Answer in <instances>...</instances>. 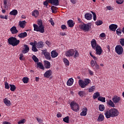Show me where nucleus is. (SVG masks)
Wrapping results in <instances>:
<instances>
[{"label":"nucleus","instance_id":"obj_13","mask_svg":"<svg viewBox=\"0 0 124 124\" xmlns=\"http://www.w3.org/2000/svg\"><path fill=\"white\" fill-rule=\"evenodd\" d=\"M12 34H16L18 33V31L17 30V27L16 26H13L10 30Z\"/></svg>","mask_w":124,"mask_h":124},{"label":"nucleus","instance_id":"obj_61","mask_svg":"<svg viewBox=\"0 0 124 124\" xmlns=\"http://www.w3.org/2000/svg\"><path fill=\"white\" fill-rule=\"evenodd\" d=\"M100 37H105V36H106V35L105 34V33H102L100 34Z\"/></svg>","mask_w":124,"mask_h":124},{"label":"nucleus","instance_id":"obj_4","mask_svg":"<svg viewBox=\"0 0 124 124\" xmlns=\"http://www.w3.org/2000/svg\"><path fill=\"white\" fill-rule=\"evenodd\" d=\"M8 42L9 44L12 45V46H17L20 43V40H17V38L16 37H10L8 39Z\"/></svg>","mask_w":124,"mask_h":124},{"label":"nucleus","instance_id":"obj_14","mask_svg":"<svg viewBox=\"0 0 124 124\" xmlns=\"http://www.w3.org/2000/svg\"><path fill=\"white\" fill-rule=\"evenodd\" d=\"M109 29L112 31H116V30L118 29V25L116 24H111L109 26Z\"/></svg>","mask_w":124,"mask_h":124},{"label":"nucleus","instance_id":"obj_5","mask_svg":"<svg viewBox=\"0 0 124 124\" xmlns=\"http://www.w3.org/2000/svg\"><path fill=\"white\" fill-rule=\"evenodd\" d=\"M91 83V80L89 78H85L84 80L79 79L78 80V85L82 88V89H85V88Z\"/></svg>","mask_w":124,"mask_h":124},{"label":"nucleus","instance_id":"obj_8","mask_svg":"<svg viewBox=\"0 0 124 124\" xmlns=\"http://www.w3.org/2000/svg\"><path fill=\"white\" fill-rule=\"evenodd\" d=\"M115 52L118 55H122L124 53V48L121 45H117L115 47Z\"/></svg>","mask_w":124,"mask_h":124},{"label":"nucleus","instance_id":"obj_51","mask_svg":"<svg viewBox=\"0 0 124 124\" xmlns=\"http://www.w3.org/2000/svg\"><path fill=\"white\" fill-rule=\"evenodd\" d=\"M116 33L118 35H121V34H122V30L120 29H117L116 30Z\"/></svg>","mask_w":124,"mask_h":124},{"label":"nucleus","instance_id":"obj_22","mask_svg":"<svg viewBox=\"0 0 124 124\" xmlns=\"http://www.w3.org/2000/svg\"><path fill=\"white\" fill-rule=\"evenodd\" d=\"M87 112H88V108L86 107L83 108L82 111L80 113V116H87Z\"/></svg>","mask_w":124,"mask_h":124},{"label":"nucleus","instance_id":"obj_27","mask_svg":"<svg viewBox=\"0 0 124 124\" xmlns=\"http://www.w3.org/2000/svg\"><path fill=\"white\" fill-rule=\"evenodd\" d=\"M74 82V79H73L72 78H70L67 81V85L69 86H72V85H73Z\"/></svg>","mask_w":124,"mask_h":124},{"label":"nucleus","instance_id":"obj_33","mask_svg":"<svg viewBox=\"0 0 124 124\" xmlns=\"http://www.w3.org/2000/svg\"><path fill=\"white\" fill-rule=\"evenodd\" d=\"M51 9L52 10V13H57V12H58V11L57 10L58 8L55 6H52Z\"/></svg>","mask_w":124,"mask_h":124},{"label":"nucleus","instance_id":"obj_29","mask_svg":"<svg viewBox=\"0 0 124 124\" xmlns=\"http://www.w3.org/2000/svg\"><path fill=\"white\" fill-rule=\"evenodd\" d=\"M37 67H39L40 69H42V70H44L45 69V67H44V66H43V64L41 63V62H38L37 63Z\"/></svg>","mask_w":124,"mask_h":124},{"label":"nucleus","instance_id":"obj_1","mask_svg":"<svg viewBox=\"0 0 124 124\" xmlns=\"http://www.w3.org/2000/svg\"><path fill=\"white\" fill-rule=\"evenodd\" d=\"M119 111L117 108H112L110 109L105 110L104 115L107 119H110V118H115L119 116Z\"/></svg>","mask_w":124,"mask_h":124},{"label":"nucleus","instance_id":"obj_55","mask_svg":"<svg viewBox=\"0 0 124 124\" xmlns=\"http://www.w3.org/2000/svg\"><path fill=\"white\" fill-rule=\"evenodd\" d=\"M61 29L63 31L64 30H65V29H67V27L65 25H62L61 26Z\"/></svg>","mask_w":124,"mask_h":124},{"label":"nucleus","instance_id":"obj_3","mask_svg":"<svg viewBox=\"0 0 124 124\" xmlns=\"http://www.w3.org/2000/svg\"><path fill=\"white\" fill-rule=\"evenodd\" d=\"M79 28L84 31H90L92 30V23L80 24Z\"/></svg>","mask_w":124,"mask_h":124},{"label":"nucleus","instance_id":"obj_56","mask_svg":"<svg viewBox=\"0 0 124 124\" xmlns=\"http://www.w3.org/2000/svg\"><path fill=\"white\" fill-rule=\"evenodd\" d=\"M91 64L92 67H93L95 65V63H94V61L92 60L91 62Z\"/></svg>","mask_w":124,"mask_h":124},{"label":"nucleus","instance_id":"obj_16","mask_svg":"<svg viewBox=\"0 0 124 124\" xmlns=\"http://www.w3.org/2000/svg\"><path fill=\"white\" fill-rule=\"evenodd\" d=\"M26 24H27V22H26L25 20L23 21H20L19 22V26L20 27V28H22V29H24V28L26 27Z\"/></svg>","mask_w":124,"mask_h":124},{"label":"nucleus","instance_id":"obj_21","mask_svg":"<svg viewBox=\"0 0 124 124\" xmlns=\"http://www.w3.org/2000/svg\"><path fill=\"white\" fill-rule=\"evenodd\" d=\"M27 36L28 33H27V32L20 33L18 35V37H19V38H25V37H27Z\"/></svg>","mask_w":124,"mask_h":124},{"label":"nucleus","instance_id":"obj_49","mask_svg":"<svg viewBox=\"0 0 124 124\" xmlns=\"http://www.w3.org/2000/svg\"><path fill=\"white\" fill-rule=\"evenodd\" d=\"M95 89V87L94 86H93L89 89V93H93V91H94Z\"/></svg>","mask_w":124,"mask_h":124},{"label":"nucleus","instance_id":"obj_20","mask_svg":"<svg viewBox=\"0 0 124 124\" xmlns=\"http://www.w3.org/2000/svg\"><path fill=\"white\" fill-rule=\"evenodd\" d=\"M85 18L88 20H92V19H93V15L92 14L87 13L85 15Z\"/></svg>","mask_w":124,"mask_h":124},{"label":"nucleus","instance_id":"obj_63","mask_svg":"<svg viewBox=\"0 0 124 124\" xmlns=\"http://www.w3.org/2000/svg\"><path fill=\"white\" fill-rule=\"evenodd\" d=\"M90 75L93 76V72L91 70H88Z\"/></svg>","mask_w":124,"mask_h":124},{"label":"nucleus","instance_id":"obj_30","mask_svg":"<svg viewBox=\"0 0 124 124\" xmlns=\"http://www.w3.org/2000/svg\"><path fill=\"white\" fill-rule=\"evenodd\" d=\"M18 14V11L17 10H13L10 12V15H12L13 16H16Z\"/></svg>","mask_w":124,"mask_h":124},{"label":"nucleus","instance_id":"obj_60","mask_svg":"<svg viewBox=\"0 0 124 124\" xmlns=\"http://www.w3.org/2000/svg\"><path fill=\"white\" fill-rule=\"evenodd\" d=\"M49 21L52 26H54V25H55V23H54V21H53V19H52V18L50 19Z\"/></svg>","mask_w":124,"mask_h":124},{"label":"nucleus","instance_id":"obj_41","mask_svg":"<svg viewBox=\"0 0 124 124\" xmlns=\"http://www.w3.org/2000/svg\"><path fill=\"white\" fill-rule=\"evenodd\" d=\"M45 57L46 60H51V56H50V53L49 52L46 53Z\"/></svg>","mask_w":124,"mask_h":124},{"label":"nucleus","instance_id":"obj_31","mask_svg":"<svg viewBox=\"0 0 124 124\" xmlns=\"http://www.w3.org/2000/svg\"><path fill=\"white\" fill-rule=\"evenodd\" d=\"M31 15L34 16V17H37L39 15V12L38 10H35L32 12Z\"/></svg>","mask_w":124,"mask_h":124},{"label":"nucleus","instance_id":"obj_35","mask_svg":"<svg viewBox=\"0 0 124 124\" xmlns=\"http://www.w3.org/2000/svg\"><path fill=\"white\" fill-rule=\"evenodd\" d=\"M105 109V107L104 106V105H99V110H100V111H104V110Z\"/></svg>","mask_w":124,"mask_h":124},{"label":"nucleus","instance_id":"obj_54","mask_svg":"<svg viewBox=\"0 0 124 124\" xmlns=\"http://www.w3.org/2000/svg\"><path fill=\"white\" fill-rule=\"evenodd\" d=\"M36 120L37 121V122L38 123H39V124H42V119H41L38 117H36Z\"/></svg>","mask_w":124,"mask_h":124},{"label":"nucleus","instance_id":"obj_40","mask_svg":"<svg viewBox=\"0 0 124 124\" xmlns=\"http://www.w3.org/2000/svg\"><path fill=\"white\" fill-rule=\"evenodd\" d=\"M63 122H64V123H66V124H68L69 123V117L68 116L65 117L63 119Z\"/></svg>","mask_w":124,"mask_h":124},{"label":"nucleus","instance_id":"obj_36","mask_svg":"<svg viewBox=\"0 0 124 124\" xmlns=\"http://www.w3.org/2000/svg\"><path fill=\"white\" fill-rule=\"evenodd\" d=\"M10 90L12 92H14L16 90V86L13 84H10Z\"/></svg>","mask_w":124,"mask_h":124},{"label":"nucleus","instance_id":"obj_25","mask_svg":"<svg viewBox=\"0 0 124 124\" xmlns=\"http://www.w3.org/2000/svg\"><path fill=\"white\" fill-rule=\"evenodd\" d=\"M3 102L6 106L9 107L11 105V102L6 98L4 99Z\"/></svg>","mask_w":124,"mask_h":124},{"label":"nucleus","instance_id":"obj_28","mask_svg":"<svg viewBox=\"0 0 124 124\" xmlns=\"http://www.w3.org/2000/svg\"><path fill=\"white\" fill-rule=\"evenodd\" d=\"M59 56V54L56 50H53L51 52V58H57V56Z\"/></svg>","mask_w":124,"mask_h":124},{"label":"nucleus","instance_id":"obj_18","mask_svg":"<svg viewBox=\"0 0 124 124\" xmlns=\"http://www.w3.org/2000/svg\"><path fill=\"white\" fill-rule=\"evenodd\" d=\"M44 65L45 68L49 69L51 67V63L47 61H44Z\"/></svg>","mask_w":124,"mask_h":124},{"label":"nucleus","instance_id":"obj_53","mask_svg":"<svg viewBox=\"0 0 124 124\" xmlns=\"http://www.w3.org/2000/svg\"><path fill=\"white\" fill-rule=\"evenodd\" d=\"M32 51H33V52H37V51H38V49L36 48V46H32Z\"/></svg>","mask_w":124,"mask_h":124},{"label":"nucleus","instance_id":"obj_2","mask_svg":"<svg viewBox=\"0 0 124 124\" xmlns=\"http://www.w3.org/2000/svg\"><path fill=\"white\" fill-rule=\"evenodd\" d=\"M66 57H73L74 59H77L79 57V52L78 50L73 49H69L65 52Z\"/></svg>","mask_w":124,"mask_h":124},{"label":"nucleus","instance_id":"obj_32","mask_svg":"<svg viewBox=\"0 0 124 124\" xmlns=\"http://www.w3.org/2000/svg\"><path fill=\"white\" fill-rule=\"evenodd\" d=\"M98 96L100 97V93H99L98 92H96V93H94L93 95V99H96Z\"/></svg>","mask_w":124,"mask_h":124},{"label":"nucleus","instance_id":"obj_44","mask_svg":"<svg viewBox=\"0 0 124 124\" xmlns=\"http://www.w3.org/2000/svg\"><path fill=\"white\" fill-rule=\"evenodd\" d=\"M96 26H100L103 24V22L102 20H98L96 22Z\"/></svg>","mask_w":124,"mask_h":124},{"label":"nucleus","instance_id":"obj_7","mask_svg":"<svg viewBox=\"0 0 124 124\" xmlns=\"http://www.w3.org/2000/svg\"><path fill=\"white\" fill-rule=\"evenodd\" d=\"M34 28V31H39L41 33H44V25L39 26L38 25L34 24L33 25Z\"/></svg>","mask_w":124,"mask_h":124},{"label":"nucleus","instance_id":"obj_48","mask_svg":"<svg viewBox=\"0 0 124 124\" xmlns=\"http://www.w3.org/2000/svg\"><path fill=\"white\" fill-rule=\"evenodd\" d=\"M37 24L39 26H43V23H42V20L41 19H39L38 20L37 22Z\"/></svg>","mask_w":124,"mask_h":124},{"label":"nucleus","instance_id":"obj_12","mask_svg":"<svg viewBox=\"0 0 124 124\" xmlns=\"http://www.w3.org/2000/svg\"><path fill=\"white\" fill-rule=\"evenodd\" d=\"M49 3L55 5V6H58L59 5V0H47Z\"/></svg>","mask_w":124,"mask_h":124},{"label":"nucleus","instance_id":"obj_11","mask_svg":"<svg viewBox=\"0 0 124 124\" xmlns=\"http://www.w3.org/2000/svg\"><path fill=\"white\" fill-rule=\"evenodd\" d=\"M52 70H47L44 74V77H45V78H49L50 76L52 75Z\"/></svg>","mask_w":124,"mask_h":124},{"label":"nucleus","instance_id":"obj_46","mask_svg":"<svg viewBox=\"0 0 124 124\" xmlns=\"http://www.w3.org/2000/svg\"><path fill=\"white\" fill-rule=\"evenodd\" d=\"M91 13H92L93 15V19L94 21H96V14L94 12L91 11Z\"/></svg>","mask_w":124,"mask_h":124},{"label":"nucleus","instance_id":"obj_62","mask_svg":"<svg viewBox=\"0 0 124 124\" xmlns=\"http://www.w3.org/2000/svg\"><path fill=\"white\" fill-rule=\"evenodd\" d=\"M107 8L108 10H113L114 9V8H113L111 6H107Z\"/></svg>","mask_w":124,"mask_h":124},{"label":"nucleus","instance_id":"obj_15","mask_svg":"<svg viewBox=\"0 0 124 124\" xmlns=\"http://www.w3.org/2000/svg\"><path fill=\"white\" fill-rule=\"evenodd\" d=\"M97 45H98L96 43V41L94 39H92V40L91 41V46L93 49L95 50V48L96 47V46H97Z\"/></svg>","mask_w":124,"mask_h":124},{"label":"nucleus","instance_id":"obj_34","mask_svg":"<svg viewBox=\"0 0 124 124\" xmlns=\"http://www.w3.org/2000/svg\"><path fill=\"white\" fill-rule=\"evenodd\" d=\"M22 81L24 84H28V83H29V78L24 77L22 79Z\"/></svg>","mask_w":124,"mask_h":124},{"label":"nucleus","instance_id":"obj_57","mask_svg":"<svg viewBox=\"0 0 124 124\" xmlns=\"http://www.w3.org/2000/svg\"><path fill=\"white\" fill-rule=\"evenodd\" d=\"M48 3H49L48 0H46L44 2V5H45L46 7H47V6H48Z\"/></svg>","mask_w":124,"mask_h":124},{"label":"nucleus","instance_id":"obj_6","mask_svg":"<svg viewBox=\"0 0 124 124\" xmlns=\"http://www.w3.org/2000/svg\"><path fill=\"white\" fill-rule=\"evenodd\" d=\"M70 106L71 107V109H72L73 111H74V112H79V110H80V107L76 102L72 101L71 102Z\"/></svg>","mask_w":124,"mask_h":124},{"label":"nucleus","instance_id":"obj_38","mask_svg":"<svg viewBox=\"0 0 124 124\" xmlns=\"http://www.w3.org/2000/svg\"><path fill=\"white\" fill-rule=\"evenodd\" d=\"M98 100H99V101H101V102H105V97L102 96L99 97H98Z\"/></svg>","mask_w":124,"mask_h":124},{"label":"nucleus","instance_id":"obj_52","mask_svg":"<svg viewBox=\"0 0 124 124\" xmlns=\"http://www.w3.org/2000/svg\"><path fill=\"white\" fill-rule=\"evenodd\" d=\"M26 123V120L25 119H23L17 122L18 124H25Z\"/></svg>","mask_w":124,"mask_h":124},{"label":"nucleus","instance_id":"obj_37","mask_svg":"<svg viewBox=\"0 0 124 124\" xmlns=\"http://www.w3.org/2000/svg\"><path fill=\"white\" fill-rule=\"evenodd\" d=\"M32 59L34 61V62H35L37 63L39 62V60L38 59V58H37V57H36L35 55H33L32 57Z\"/></svg>","mask_w":124,"mask_h":124},{"label":"nucleus","instance_id":"obj_58","mask_svg":"<svg viewBox=\"0 0 124 124\" xmlns=\"http://www.w3.org/2000/svg\"><path fill=\"white\" fill-rule=\"evenodd\" d=\"M95 62V69H96L97 70H98V69H99V65L97 64V63H96V62Z\"/></svg>","mask_w":124,"mask_h":124},{"label":"nucleus","instance_id":"obj_9","mask_svg":"<svg viewBox=\"0 0 124 124\" xmlns=\"http://www.w3.org/2000/svg\"><path fill=\"white\" fill-rule=\"evenodd\" d=\"M95 50L96 51V55H98L99 56H100V55L102 54V52H103V50H102V48L99 45L96 46V47L95 48Z\"/></svg>","mask_w":124,"mask_h":124},{"label":"nucleus","instance_id":"obj_59","mask_svg":"<svg viewBox=\"0 0 124 124\" xmlns=\"http://www.w3.org/2000/svg\"><path fill=\"white\" fill-rule=\"evenodd\" d=\"M78 0H70L71 3H72L73 4H75V3H76L77 2Z\"/></svg>","mask_w":124,"mask_h":124},{"label":"nucleus","instance_id":"obj_26","mask_svg":"<svg viewBox=\"0 0 124 124\" xmlns=\"http://www.w3.org/2000/svg\"><path fill=\"white\" fill-rule=\"evenodd\" d=\"M44 46V42L42 41H40L37 43V45L36 46L37 48L39 49L40 48H43Z\"/></svg>","mask_w":124,"mask_h":124},{"label":"nucleus","instance_id":"obj_19","mask_svg":"<svg viewBox=\"0 0 124 124\" xmlns=\"http://www.w3.org/2000/svg\"><path fill=\"white\" fill-rule=\"evenodd\" d=\"M67 24L69 28H73V27H74V25H75V23L73 22V20H68Z\"/></svg>","mask_w":124,"mask_h":124},{"label":"nucleus","instance_id":"obj_42","mask_svg":"<svg viewBox=\"0 0 124 124\" xmlns=\"http://www.w3.org/2000/svg\"><path fill=\"white\" fill-rule=\"evenodd\" d=\"M63 62L65 65H69V61H68V60H67V59H64Z\"/></svg>","mask_w":124,"mask_h":124},{"label":"nucleus","instance_id":"obj_39","mask_svg":"<svg viewBox=\"0 0 124 124\" xmlns=\"http://www.w3.org/2000/svg\"><path fill=\"white\" fill-rule=\"evenodd\" d=\"M78 94L79 96H80V97H83L85 95V92L79 91L78 93Z\"/></svg>","mask_w":124,"mask_h":124},{"label":"nucleus","instance_id":"obj_47","mask_svg":"<svg viewBox=\"0 0 124 124\" xmlns=\"http://www.w3.org/2000/svg\"><path fill=\"white\" fill-rule=\"evenodd\" d=\"M121 46H124V38H121L119 40Z\"/></svg>","mask_w":124,"mask_h":124},{"label":"nucleus","instance_id":"obj_23","mask_svg":"<svg viewBox=\"0 0 124 124\" xmlns=\"http://www.w3.org/2000/svg\"><path fill=\"white\" fill-rule=\"evenodd\" d=\"M97 121L99 123L103 122V121H104V115H103V114H100L97 119Z\"/></svg>","mask_w":124,"mask_h":124},{"label":"nucleus","instance_id":"obj_43","mask_svg":"<svg viewBox=\"0 0 124 124\" xmlns=\"http://www.w3.org/2000/svg\"><path fill=\"white\" fill-rule=\"evenodd\" d=\"M5 84V89L6 90H9L10 87H9V84H8V83L6 81L4 82Z\"/></svg>","mask_w":124,"mask_h":124},{"label":"nucleus","instance_id":"obj_24","mask_svg":"<svg viewBox=\"0 0 124 124\" xmlns=\"http://www.w3.org/2000/svg\"><path fill=\"white\" fill-rule=\"evenodd\" d=\"M107 103L109 105V106H110V107H112L113 108H115L116 107L115 104H114V102L112 101L111 100L107 101Z\"/></svg>","mask_w":124,"mask_h":124},{"label":"nucleus","instance_id":"obj_64","mask_svg":"<svg viewBox=\"0 0 124 124\" xmlns=\"http://www.w3.org/2000/svg\"><path fill=\"white\" fill-rule=\"evenodd\" d=\"M60 34L62 36H64V35H66V34L64 32H61L60 33Z\"/></svg>","mask_w":124,"mask_h":124},{"label":"nucleus","instance_id":"obj_17","mask_svg":"<svg viewBox=\"0 0 124 124\" xmlns=\"http://www.w3.org/2000/svg\"><path fill=\"white\" fill-rule=\"evenodd\" d=\"M24 47H25V48L22 50V53L27 54V53H29V51H30V47H29L27 45H24Z\"/></svg>","mask_w":124,"mask_h":124},{"label":"nucleus","instance_id":"obj_10","mask_svg":"<svg viewBox=\"0 0 124 124\" xmlns=\"http://www.w3.org/2000/svg\"><path fill=\"white\" fill-rule=\"evenodd\" d=\"M112 100L115 104H117V103H119L121 101V97L119 96L115 95L112 98Z\"/></svg>","mask_w":124,"mask_h":124},{"label":"nucleus","instance_id":"obj_50","mask_svg":"<svg viewBox=\"0 0 124 124\" xmlns=\"http://www.w3.org/2000/svg\"><path fill=\"white\" fill-rule=\"evenodd\" d=\"M116 1L118 4H123L124 3V0H116Z\"/></svg>","mask_w":124,"mask_h":124},{"label":"nucleus","instance_id":"obj_45","mask_svg":"<svg viewBox=\"0 0 124 124\" xmlns=\"http://www.w3.org/2000/svg\"><path fill=\"white\" fill-rule=\"evenodd\" d=\"M92 53H93V52H92V51H91V52H90V55L91 57H92V58H93L95 62H96V61L95 60H97V58H96L95 56H93V55Z\"/></svg>","mask_w":124,"mask_h":124}]
</instances>
